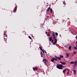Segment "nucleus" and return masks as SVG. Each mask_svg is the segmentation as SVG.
<instances>
[{"label": "nucleus", "mask_w": 77, "mask_h": 77, "mask_svg": "<svg viewBox=\"0 0 77 77\" xmlns=\"http://www.w3.org/2000/svg\"><path fill=\"white\" fill-rule=\"evenodd\" d=\"M50 12L51 13H52V12H53V10L52 9V8L50 9Z\"/></svg>", "instance_id": "nucleus-18"}, {"label": "nucleus", "mask_w": 77, "mask_h": 77, "mask_svg": "<svg viewBox=\"0 0 77 77\" xmlns=\"http://www.w3.org/2000/svg\"><path fill=\"white\" fill-rule=\"evenodd\" d=\"M67 71H68V72H69V69H68Z\"/></svg>", "instance_id": "nucleus-35"}, {"label": "nucleus", "mask_w": 77, "mask_h": 77, "mask_svg": "<svg viewBox=\"0 0 77 77\" xmlns=\"http://www.w3.org/2000/svg\"><path fill=\"white\" fill-rule=\"evenodd\" d=\"M76 43H77V41L76 42ZM76 45H77V44H76Z\"/></svg>", "instance_id": "nucleus-38"}, {"label": "nucleus", "mask_w": 77, "mask_h": 77, "mask_svg": "<svg viewBox=\"0 0 77 77\" xmlns=\"http://www.w3.org/2000/svg\"><path fill=\"white\" fill-rule=\"evenodd\" d=\"M50 33H49L47 35V36H50Z\"/></svg>", "instance_id": "nucleus-26"}, {"label": "nucleus", "mask_w": 77, "mask_h": 77, "mask_svg": "<svg viewBox=\"0 0 77 77\" xmlns=\"http://www.w3.org/2000/svg\"><path fill=\"white\" fill-rule=\"evenodd\" d=\"M75 38H76V39H77V35L76 36V37Z\"/></svg>", "instance_id": "nucleus-34"}, {"label": "nucleus", "mask_w": 77, "mask_h": 77, "mask_svg": "<svg viewBox=\"0 0 77 77\" xmlns=\"http://www.w3.org/2000/svg\"><path fill=\"white\" fill-rule=\"evenodd\" d=\"M51 41H51V43H53V40H52Z\"/></svg>", "instance_id": "nucleus-31"}, {"label": "nucleus", "mask_w": 77, "mask_h": 77, "mask_svg": "<svg viewBox=\"0 0 77 77\" xmlns=\"http://www.w3.org/2000/svg\"><path fill=\"white\" fill-rule=\"evenodd\" d=\"M63 5H65V2H63Z\"/></svg>", "instance_id": "nucleus-36"}, {"label": "nucleus", "mask_w": 77, "mask_h": 77, "mask_svg": "<svg viewBox=\"0 0 77 77\" xmlns=\"http://www.w3.org/2000/svg\"><path fill=\"white\" fill-rule=\"evenodd\" d=\"M17 6H16L15 7V8H14V12H15L16 11H17Z\"/></svg>", "instance_id": "nucleus-8"}, {"label": "nucleus", "mask_w": 77, "mask_h": 77, "mask_svg": "<svg viewBox=\"0 0 77 77\" xmlns=\"http://www.w3.org/2000/svg\"><path fill=\"white\" fill-rule=\"evenodd\" d=\"M69 50H71V46H69Z\"/></svg>", "instance_id": "nucleus-19"}, {"label": "nucleus", "mask_w": 77, "mask_h": 77, "mask_svg": "<svg viewBox=\"0 0 77 77\" xmlns=\"http://www.w3.org/2000/svg\"><path fill=\"white\" fill-rule=\"evenodd\" d=\"M43 62L44 64H45V65H47V63H46V62L44 61Z\"/></svg>", "instance_id": "nucleus-21"}, {"label": "nucleus", "mask_w": 77, "mask_h": 77, "mask_svg": "<svg viewBox=\"0 0 77 77\" xmlns=\"http://www.w3.org/2000/svg\"><path fill=\"white\" fill-rule=\"evenodd\" d=\"M66 57H65V58L66 59V58H68L69 57V54L68 53L66 54Z\"/></svg>", "instance_id": "nucleus-6"}, {"label": "nucleus", "mask_w": 77, "mask_h": 77, "mask_svg": "<svg viewBox=\"0 0 77 77\" xmlns=\"http://www.w3.org/2000/svg\"><path fill=\"white\" fill-rule=\"evenodd\" d=\"M50 8H51V7H49L47 9V10L46 11L47 12H49V11H50Z\"/></svg>", "instance_id": "nucleus-7"}, {"label": "nucleus", "mask_w": 77, "mask_h": 77, "mask_svg": "<svg viewBox=\"0 0 77 77\" xmlns=\"http://www.w3.org/2000/svg\"><path fill=\"white\" fill-rule=\"evenodd\" d=\"M60 63H61V64H63V65H65L66 64V63H65L64 62H60Z\"/></svg>", "instance_id": "nucleus-9"}, {"label": "nucleus", "mask_w": 77, "mask_h": 77, "mask_svg": "<svg viewBox=\"0 0 77 77\" xmlns=\"http://www.w3.org/2000/svg\"><path fill=\"white\" fill-rule=\"evenodd\" d=\"M73 53L74 54H75L77 53V52L75 51H73Z\"/></svg>", "instance_id": "nucleus-20"}, {"label": "nucleus", "mask_w": 77, "mask_h": 77, "mask_svg": "<svg viewBox=\"0 0 77 77\" xmlns=\"http://www.w3.org/2000/svg\"><path fill=\"white\" fill-rule=\"evenodd\" d=\"M69 72H67V75H69Z\"/></svg>", "instance_id": "nucleus-27"}, {"label": "nucleus", "mask_w": 77, "mask_h": 77, "mask_svg": "<svg viewBox=\"0 0 77 77\" xmlns=\"http://www.w3.org/2000/svg\"><path fill=\"white\" fill-rule=\"evenodd\" d=\"M74 63L75 64H77V60L75 61V62H74Z\"/></svg>", "instance_id": "nucleus-22"}, {"label": "nucleus", "mask_w": 77, "mask_h": 77, "mask_svg": "<svg viewBox=\"0 0 77 77\" xmlns=\"http://www.w3.org/2000/svg\"><path fill=\"white\" fill-rule=\"evenodd\" d=\"M42 51L43 53H44V50L43 49L42 50Z\"/></svg>", "instance_id": "nucleus-29"}, {"label": "nucleus", "mask_w": 77, "mask_h": 77, "mask_svg": "<svg viewBox=\"0 0 77 77\" xmlns=\"http://www.w3.org/2000/svg\"><path fill=\"white\" fill-rule=\"evenodd\" d=\"M41 55V57H42V56H43V53H42V51H41L40 53Z\"/></svg>", "instance_id": "nucleus-14"}, {"label": "nucleus", "mask_w": 77, "mask_h": 77, "mask_svg": "<svg viewBox=\"0 0 77 77\" xmlns=\"http://www.w3.org/2000/svg\"><path fill=\"white\" fill-rule=\"evenodd\" d=\"M45 33L46 34H47V32H45Z\"/></svg>", "instance_id": "nucleus-33"}, {"label": "nucleus", "mask_w": 77, "mask_h": 77, "mask_svg": "<svg viewBox=\"0 0 77 77\" xmlns=\"http://www.w3.org/2000/svg\"><path fill=\"white\" fill-rule=\"evenodd\" d=\"M77 64H74V66H75V67H77Z\"/></svg>", "instance_id": "nucleus-24"}, {"label": "nucleus", "mask_w": 77, "mask_h": 77, "mask_svg": "<svg viewBox=\"0 0 77 77\" xmlns=\"http://www.w3.org/2000/svg\"><path fill=\"white\" fill-rule=\"evenodd\" d=\"M62 64L59 65L57 64V68H58V69H62Z\"/></svg>", "instance_id": "nucleus-2"}, {"label": "nucleus", "mask_w": 77, "mask_h": 77, "mask_svg": "<svg viewBox=\"0 0 77 77\" xmlns=\"http://www.w3.org/2000/svg\"><path fill=\"white\" fill-rule=\"evenodd\" d=\"M54 61V58H52V60H51V62H53Z\"/></svg>", "instance_id": "nucleus-11"}, {"label": "nucleus", "mask_w": 77, "mask_h": 77, "mask_svg": "<svg viewBox=\"0 0 77 77\" xmlns=\"http://www.w3.org/2000/svg\"><path fill=\"white\" fill-rule=\"evenodd\" d=\"M55 35H56L57 37L58 36V33H57V32H56L55 33Z\"/></svg>", "instance_id": "nucleus-17"}, {"label": "nucleus", "mask_w": 77, "mask_h": 77, "mask_svg": "<svg viewBox=\"0 0 77 77\" xmlns=\"http://www.w3.org/2000/svg\"><path fill=\"white\" fill-rule=\"evenodd\" d=\"M43 62H46L47 60L46 59H45L44 60H43Z\"/></svg>", "instance_id": "nucleus-16"}, {"label": "nucleus", "mask_w": 77, "mask_h": 77, "mask_svg": "<svg viewBox=\"0 0 77 77\" xmlns=\"http://www.w3.org/2000/svg\"><path fill=\"white\" fill-rule=\"evenodd\" d=\"M62 68H64V66H62Z\"/></svg>", "instance_id": "nucleus-30"}, {"label": "nucleus", "mask_w": 77, "mask_h": 77, "mask_svg": "<svg viewBox=\"0 0 77 77\" xmlns=\"http://www.w3.org/2000/svg\"><path fill=\"white\" fill-rule=\"evenodd\" d=\"M35 28H36V27H35Z\"/></svg>", "instance_id": "nucleus-39"}, {"label": "nucleus", "mask_w": 77, "mask_h": 77, "mask_svg": "<svg viewBox=\"0 0 77 77\" xmlns=\"http://www.w3.org/2000/svg\"><path fill=\"white\" fill-rule=\"evenodd\" d=\"M55 57L56 58V59H58V60H61V58H62L63 57V55H60V57H57L56 56H55Z\"/></svg>", "instance_id": "nucleus-3"}, {"label": "nucleus", "mask_w": 77, "mask_h": 77, "mask_svg": "<svg viewBox=\"0 0 77 77\" xmlns=\"http://www.w3.org/2000/svg\"><path fill=\"white\" fill-rule=\"evenodd\" d=\"M32 69L34 71H37L38 70V67H33Z\"/></svg>", "instance_id": "nucleus-4"}, {"label": "nucleus", "mask_w": 77, "mask_h": 77, "mask_svg": "<svg viewBox=\"0 0 77 77\" xmlns=\"http://www.w3.org/2000/svg\"><path fill=\"white\" fill-rule=\"evenodd\" d=\"M76 46L74 47V49L75 50H77V45H76Z\"/></svg>", "instance_id": "nucleus-12"}, {"label": "nucleus", "mask_w": 77, "mask_h": 77, "mask_svg": "<svg viewBox=\"0 0 77 77\" xmlns=\"http://www.w3.org/2000/svg\"><path fill=\"white\" fill-rule=\"evenodd\" d=\"M72 70L74 72V75H75V74L76 73V71H75V70L74 69Z\"/></svg>", "instance_id": "nucleus-10"}, {"label": "nucleus", "mask_w": 77, "mask_h": 77, "mask_svg": "<svg viewBox=\"0 0 77 77\" xmlns=\"http://www.w3.org/2000/svg\"><path fill=\"white\" fill-rule=\"evenodd\" d=\"M54 60H55V61H57V59L56 58H54Z\"/></svg>", "instance_id": "nucleus-25"}, {"label": "nucleus", "mask_w": 77, "mask_h": 77, "mask_svg": "<svg viewBox=\"0 0 77 77\" xmlns=\"http://www.w3.org/2000/svg\"><path fill=\"white\" fill-rule=\"evenodd\" d=\"M29 39H32V38H31V37H30V36H29Z\"/></svg>", "instance_id": "nucleus-28"}, {"label": "nucleus", "mask_w": 77, "mask_h": 77, "mask_svg": "<svg viewBox=\"0 0 77 77\" xmlns=\"http://www.w3.org/2000/svg\"><path fill=\"white\" fill-rule=\"evenodd\" d=\"M69 45V44H68L67 45Z\"/></svg>", "instance_id": "nucleus-37"}, {"label": "nucleus", "mask_w": 77, "mask_h": 77, "mask_svg": "<svg viewBox=\"0 0 77 77\" xmlns=\"http://www.w3.org/2000/svg\"><path fill=\"white\" fill-rule=\"evenodd\" d=\"M68 68H66V69H64L63 71V73H64V74H65V72H66V71H67L68 70Z\"/></svg>", "instance_id": "nucleus-5"}, {"label": "nucleus", "mask_w": 77, "mask_h": 77, "mask_svg": "<svg viewBox=\"0 0 77 77\" xmlns=\"http://www.w3.org/2000/svg\"><path fill=\"white\" fill-rule=\"evenodd\" d=\"M74 62H73V61H71L70 63V64H74Z\"/></svg>", "instance_id": "nucleus-13"}, {"label": "nucleus", "mask_w": 77, "mask_h": 77, "mask_svg": "<svg viewBox=\"0 0 77 77\" xmlns=\"http://www.w3.org/2000/svg\"><path fill=\"white\" fill-rule=\"evenodd\" d=\"M45 53H47V52H46V51H45Z\"/></svg>", "instance_id": "nucleus-32"}, {"label": "nucleus", "mask_w": 77, "mask_h": 77, "mask_svg": "<svg viewBox=\"0 0 77 77\" xmlns=\"http://www.w3.org/2000/svg\"><path fill=\"white\" fill-rule=\"evenodd\" d=\"M53 38H54V40H55V41L54 42H53V45H55L57 43V39L56 38H57V37H56L55 36V33H54V32H53Z\"/></svg>", "instance_id": "nucleus-1"}, {"label": "nucleus", "mask_w": 77, "mask_h": 77, "mask_svg": "<svg viewBox=\"0 0 77 77\" xmlns=\"http://www.w3.org/2000/svg\"><path fill=\"white\" fill-rule=\"evenodd\" d=\"M39 48L40 49V50H41V51H42V50H43L42 49L41 47H40V46L39 47Z\"/></svg>", "instance_id": "nucleus-23"}, {"label": "nucleus", "mask_w": 77, "mask_h": 77, "mask_svg": "<svg viewBox=\"0 0 77 77\" xmlns=\"http://www.w3.org/2000/svg\"><path fill=\"white\" fill-rule=\"evenodd\" d=\"M52 38H51V37H50L49 38V41H51L52 40Z\"/></svg>", "instance_id": "nucleus-15"}]
</instances>
